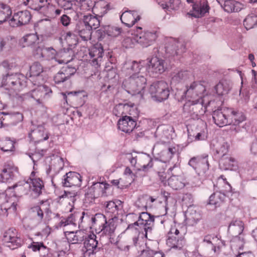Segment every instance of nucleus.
Here are the masks:
<instances>
[{
	"instance_id": "obj_26",
	"label": "nucleus",
	"mask_w": 257,
	"mask_h": 257,
	"mask_svg": "<svg viewBox=\"0 0 257 257\" xmlns=\"http://www.w3.org/2000/svg\"><path fill=\"white\" fill-rule=\"evenodd\" d=\"M222 8L227 13H236L244 8V5L235 0H216Z\"/></svg>"
},
{
	"instance_id": "obj_33",
	"label": "nucleus",
	"mask_w": 257,
	"mask_h": 257,
	"mask_svg": "<svg viewBox=\"0 0 257 257\" xmlns=\"http://www.w3.org/2000/svg\"><path fill=\"white\" fill-rule=\"evenodd\" d=\"M231 113L228 114V124H239L246 119V117L241 111L232 108H228Z\"/></svg>"
},
{
	"instance_id": "obj_53",
	"label": "nucleus",
	"mask_w": 257,
	"mask_h": 257,
	"mask_svg": "<svg viewBox=\"0 0 257 257\" xmlns=\"http://www.w3.org/2000/svg\"><path fill=\"white\" fill-rule=\"evenodd\" d=\"M41 54L43 58L51 60L55 58L56 51L52 47H43V52Z\"/></svg>"
},
{
	"instance_id": "obj_15",
	"label": "nucleus",
	"mask_w": 257,
	"mask_h": 257,
	"mask_svg": "<svg viewBox=\"0 0 257 257\" xmlns=\"http://www.w3.org/2000/svg\"><path fill=\"white\" fill-rule=\"evenodd\" d=\"M85 212H75L70 214L67 217H61L60 221L57 225V227H65L69 224L76 225L78 224L79 227L83 222V219L85 218Z\"/></svg>"
},
{
	"instance_id": "obj_1",
	"label": "nucleus",
	"mask_w": 257,
	"mask_h": 257,
	"mask_svg": "<svg viewBox=\"0 0 257 257\" xmlns=\"http://www.w3.org/2000/svg\"><path fill=\"white\" fill-rule=\"evenodd\" d=\"M92 226L97 233H101L107 236L111 243L115 244L117 241L115 239V230L116 225L112 219L107 220L104 215L97 213L91 218Z\"/></svg>"
},
{
	"instance_id": "obj_32",
	"label": "nucleus",
	"mask_w": 257,
	"mask_h": 257,
	"mask_svg": "<svg viewBox=\"0 0 257 257\" xmlns=\"http://www.w3.org/2000/svg\"><path fill=\"white\" fill-rule=\"evenodd\" d=\"M103 54V49L100 44L96 45L89 50V54L91 59L90 63L93 66L98 65L99 61H100Z\"/></svg>"
},
{
	"instance_id": "obj_10",
	"label": "nucleus",
	"mask_w": 257,
	"mask_h": 257,
	"mask_svg": "<svg viewBox=\"0 0 257 257\" xmlns=\"http://www.w3.org/2000/svg\"><path fill=\"white\" fill-rule=\"evenodd\" d=\"M206 106L204 99L197 98L195 99H189L184 105V111L190 114L198 115H202L206 111Z\"/></svg>"
},
{
	"instance_id": "obj_12",
	"label": "nucleus",
	"mask_w": 257,
	"mask_h": 257,
	"mask_svg": "<svg viewBox=\"0 0 257 257\" xmlns=\"http://www.w3.org/2000/svg\"><path fill=\"white\" fill-rule=\"evenodd\" d=\"M186 227L182 228L181 230L175 227H172L170 233L175 234L177 236L169 237L167 240V244L172 248L181 249L185 244L184 235L186 233Z\"/></svg>"
},
{
	"instance_id": "obj_16",
	"label": "nucleus",
	"mask_w": 257,
	"mask_h": 257,
	"mask_svg": "<svg viewBox=\"0 0 257 257\" xmlns=\"http://www.w3.org/2000/svg\"><path fill=\"white\" fill-rule=\"evenodd\" d=\"M26 5H29L31 9L40 12L41 13L48 14L54 10V6L49 0H27Z\"/></svg>"
},
{
	"instance_id": "obj_59",
	"label": "nucleus",
	"mask_w": 257,
	"mask_h": 257,
	"mask_svg": "<svg viewBox=\"0 0 257 257\" xmlns=\"http://www.w3.org/2000/svg\"><path fill=\"white\" fill-rule=\"evenodd\" d=\"M127 69H130L133 74H139L142 67V65L141 64L140 62H138L136 61H133L131 63H128L127 64Z\"/></svg>"
},
{
	"instance_id": "obj_14",
	"label": "nucleus",
	"mask_w": 257,
	"mask_h": 257,
	"mask_svg": "<svg viewBox=\"0 0 257 257\" xmlns=\"http://www.w3.org/2000/svg\"><path fill=\"white\" fill-rule=\"evenodd\" d=\"M165 49L166 57L170 58L184 52L185 47L182 43L177 40L170 38L166 41Z\"/></svg>"
},
{
	"instance_id": "obj_37",
	"label": "nucleus",
	"mask_w": 257,
	"mask_h": 257,
	"mask_svg": "<svg viewBox=\"0 0 257 257\" xmlns=\"http://www.w3.org/2000/svg\"><path fill=\"white\" fill-rule=\"evenodd\" d=\"M194 11L193 15L195 17H201L207 13L209 10V6L207 2L203 0L199 4L195 3L193 6Z\"/></svg>"
},
{
	"instance_id": "obj_34",
	"label": "nucleus",
	"mask_w": 257,
	"mask_h": 257,
	"mask_svg": "<svg viewBox=\"0 0 257 257\" xmlns=\"http://www.w3.org/2000/svg\"><path fill=\"white\" fill-rule=\"evenodd\" d=\"M244 224L242 221L237 219H233L228 227V231L231 235L243 234Z\"/></svg>"
},
{
	"instance_id": "obj_18",
	"label": "nucleus",
	"mask_w": 257,
	"mask_h": 257,
	"mask_svg": "<svg viewBox=\"0 0 257 257\" xmlns=\"http://www.w3.org/2000/svg\"><path fill=\"white\" fill-rule=\"evenodd\" d=\"M148 71L149 73L160 74L166 69L165 61L158 57H153L147 59Z\"/></svg>"
},
{
	"instance_id": "obj_29",
	"label": "nucleus",
	"mask_w": 257,
	"mask_h": 257,
	"mask_svg": "<svg viewBox=\"0 0 257 257\" xmlns=\"http://www.w3.org/2000/svg\"><path fill=\"white\" fill-rule=\"evenodd\" d=\"M121 201L117 200L116 202L110 201L106 202L105 205V213L110 215V219H116L118 215L119 210H121L122 206Z\"/></svg>"
},
{
	"instance_id": "obj_13",
	"label": "nucleus",
	"mask_w": 257,
	"mask_h": 257,
	"mask_svg": "<svg viewBox=\"0 0 257 257\" xmlns=\"http://www.w3.org/2000/svg\"><path fill=\"white\" fill-rule=\"evenodd\" d=\"M205 91L206 89L203 84L200 82L194 81L187 86L185 94L188 99H204Z\"/></svg>"
},
{
	"instance_id": "obj_8",
	"label": "nucleus",
	"mask_w": 257,
	"mask_h": 257,
	"mask_svg": "<svg viewBox=\"0 0 257 257\" xmlns=\"http://www.w3.org/2000/svg\"><path fill=\"white\" fill-rule=\"evenodd\" d=\"M27 78L22 74H7L2 79V84L8 86L15 90H20L27 84Z\"/></svg>"
},
{
	"instance_id": "obj_28",
	"label": "nucleus",
	"mask_w": 257,
	"mask_h": 257,
	"mask_svg": "<svg viewBox=\"0 0 257 257\" xmlns=\"http://www.w3.org/2000/svg\"><path fill=\"white\" fill-rule=\"evenodd\" d=\"M64 234L68 241L72 244L81 243L87 236V233L84 230L65 231Z\"/></svg>"
},
{
	"instance_id": "obj_48",
	"label": "nucleus",
	"mask_w": 257,
	"mask_h": 257,
	"mask_svg": "<svg viewBox=\"0 0 257 257\" xmlns=\"http://www.w3.org/2000/svg\"><path fill=\"white\" fill-rule=\"evenodd\" d=\"M214 156L215 158L219 159L225 157L228 152V146L226 143L218 145L214 149Z\"/></svg>"
},
{
	"instance_id": "obj_47",
	"label": "nucleus",
	"mask_w": 257,
	"mask_h": 257,
	"mask_svg": "<svg viewBox=\"0 0 257 257\" xmlns=\"http://www.w3.org/2000/svg\"><path fill=\"white\" fill-rule=\"evenodd\" d=\"M226 198L224 193L221 192H215L213 193L209 197L208 204L214 205L215 207L219 206Z\"/></svg>"
},
{
	"instance_id": "obj_57",
	"label": "nucleus",
	"mask_w": 257,
	"mask_h": 257,
	"mask_svg": "<svg viewBox=\"0 0 257 257\" xmlns=\"http://www.w3.org/2000/svg\"><path fill=\"white\" fill-rule=\"evenodd\" d=\"M106 34L108 36L112 37H116L119 36L121 33V29L120 28L111 26H105Z\"/></svg>"
},
{
	"instance_id": "obj_60",
	"label": "nucleus",
	"mask_w": 257,
	"mask_h": 257,
	"mask_svg": "<svg viewBox=\"0 0 257 257\" xmlns=\"http://www.w3.org/2000/svg\"><path fill=\"white\" fill-rule=\"evenodd\" d=\"M78 3L79 7L83 11L89 10L93 7V3L91 0H79Z\"/></svg>"
},
{
	"instance_id": "obj_38",
	"label": "nucleus",
	"mask_w": 257,
	"mask_h": 257,
	"mask_svg": "<svg viewBox=\"0 0 257 257\" xmlns=\"http://www.w3.org/2000/svg\"><path fill=\"white\" fill-rule=\"evenodd\" d=\"M38 36L34 34H30L24 36L20 40V44L23 47H34L38 43Z\"/></svg>"
},
{
	"instance_id": "obj_27",
	"label": "nucleus",
	"mask_w": 257,
	"mask_h": 257,
	"mask_svg": "<svg viewBox=\"0 0 257 257\" xmlns=\"http://www.w3.org/2000/svg\"><path fill=\"white\" fill-rule=\"evenodd\" d=\"M136 125V121L132 117L127 115L122 116L117 122L118 129L126 133L132 132Z\"/></svg>"
},
{
	"instance_id": "obj_35",
	"label": "nucleus",
	"mask_w": 257,
	"mask_h": 257,
	"mask_svg": "<svg viewBox=\"0 0 257 257\" xmlns=\"http://www.w3.org/2000/svg\"><path fill=\"white\" fill-rule=\"evenodd\" d=\"M167 184L173 189H181L185 186V180L181 176L172 175L167 179Z\"/></svg>"
},
{
	"instance_id": "obj_52",
	"label": "nucleus",
	"mask_w": 257,
	"mask_h": 257,
	"mask_svg": "<svg viewBox=\"0 0 257 257\" xmlns=\"http://www.w3.org/2000/svg\"><path fill=\"white\" fill-rule=\"evenodd\" d=\"M243 25L246 30L253 28L257 25V16L248 15L243 21Z\"/></svg>"
},
{
	"instance_id": "obj_3",
	"label": "nucleus",
	"mask_w": 257,
	"mask_h": 257,
	"mask_svg": "<svg viewBox=\"0 0 257 257\" xmlns=\"http://www.w3.org/2000/svg\"><path fill=\"white\" fill-rule=\"evenodd\" d=\"M146 78L143 75L133 74L122 83V87L128 93L136 95L141 93L146 87Z\"/></svg>"
},
{
	"instance_id": "obj_21",
	"label": "nucleus",
	"mask_w": 257,
	"mask_h": 257,
	"mask_svg": "<svg viewBox=\"0 0 257 257\" xmlns=\"http://www.w3.org/2000/svg\"><path fill=\"white\" fill-rule=\"evenodd\" d=\"M231 113L227 107L218 109L213 111L212 114L214 123L219 127L228 124V114Z\"/></svg>"
},
{
	"instance_id": "obj_56",
	"label": "nucleus",
	"mask_w": 257,
	"mask_h": 257,
	"mask_svg": "<svg viewBox=\"0 0 257 257\" xmlns=\"http://www.w3.org/2000/svg\"><path fill=\"white\" fill-rule=\"evenodd\" d=\"M142 161L145 163L148 162L147 164H144L141 168L138 169V171H143L147 172L153 166L152 159L149 155H144L142 158Z\"/></svg>"
},
{
	"instance_id": "obj_22",
	"label": "nucleus",
	"mask_w": 257,
	"mask_h": 257,
	"mask_svg": "<svg viewBox=\"0 0 257 257\" xmlns=\"http://www.w3.org/2000/svg\"><path fill=\"white\" fill-rule=\"evenodd\" d=\"M109 185L105 183L95 182L88 188L86 195L91 198H98L105 193Z\"/></svg>"
},
{
	"instance_id": "obj_55",
	"label": "nucleus",
	"mask_w": 257,
	"mask_h": 257,
	"mask_svg": "<svg viewBox=\"0 0 257 257\" xmlns=\"http://www.w3.org/2000/svg\"><path fill=\"white\" fill-rule=\"evenodd\" d=\"M189 73L186 71H181L175 74L172 78V83H179L188 77Z\"/></svg>"
},
{
	"instance_id": "obj_9",
	"label": "nucleus",
	"mask_w": 257,
	"mask_h": 257,
	"mask_svg": "<svg viewBox=\"0 0 257 257\" xmlns=\"http://www.w3.org/2000/svg\"><path fill=\"white\" fill-rule=\"evenodd\" d=\"M3 240L6 245L12 250L21 247L23 244L20 234L14 228H11L5 232Z\"/></svg>"
},
{
	"instance_id": "obj_11",
	"label": "nucleus",
	"mask_w": 257,
	"mask_h": 257,
	"mask_svg": "<svg viewBox=\"0 0 257 257\" xmlns=\"http://www.w3.org/2000/svg\"><path fill=\"white\" fill-rule=\"evenodd\" d=\"M141 27H137L135 32V41L143 47H147L155 41L157 35L155 31H142Z\"/></svg>"
},
{
	"instance_id": "obj_45",
	"label": "nucleus",
	"mask_w": 257,
	"mask_h": 257,
	"mask_svg": "<svg viewBox=\"0 0 257 257\" xmlns=\"http://www.w3.org/2000/svg\"><path fill=\"white\" fill-rule=\"evenodd\" d=\"M12 11L7 5L0 3V24L7 21L11 16Z\"/></svg>"
},
{
	"instance_id": "obj_36",
	"label": "nucleus",
	"mask_w": 257,
	"mask_h": 257,
	"mask_svg": "<svg viewBox=\"0 0 257 257\" xmlns=\"http://www.w3.org/2000/svg\"><path fill=\"white\" fill-rule=\"evenodd\" d=\"M220 167L224 170H236L237 169V163L232 158L226 157L221 158L219 161Z\"/></svg>"
},
{
	"instance_id": "obj_2",
	"label": "nucleus",
	"mask_w": 257,
	"mask_h": 257,
	"mask_svg": "<svg viewBox=\"0 0 257 257\" xmlns=\"http://www.w3.org/2000/svg\"><path fill=\"white\" fill-rule=\"evenodd\" d=\"M42 82L40 81L34 82V85H37V87L29 92L23 94L22 96L23 99H33L36 101L37 105L43 106L44 100L50 97L52 91L46 85H41Z\"/></svg>"
},
{
	"instance_id": "obj_49",
	"label": "nucleus",
	"mask_w": 257,
	"mask_h": 257,
	"mask_svg": "<svg viewBox=\"0 0 257 257\" xmlns=\"http://www.w3.org/2000/svg\"><path fill=\"white\" fill-rule=\"evenodd\" d=\"M77 192L75 191H64V193L59 196L60 199H64L68 202L69 205L73 206L76 200Z\"/></svg>"
},
{
	"instance_id": "obj_46",
	"label": "nucleus",
	"mask_w": 257,
	"mask_h": 257,
	"mask_svg": "<svg viewBox=\"0 0 257 257\" xmlns=\"http://www.w3.org/2000/svg\"><path fill=\"white\" fill-rule=\"evenodd\" d=\"M233 237L231 239V245L235 249H242L245 240L244 237V234L232 235Z\"/></svg>"
},
{
	"instance_id": "obj_5",
	"label": "nucleus",
	"mask_w": 257,
	"mask_h": 257,
	"mask_svg": "<svg viewBox=\"0 0 257 257\" xmlns=\"http://www.w3.org/2000/svg\"><path fill=\"white\" fill-rule=\"evenodd\" d=\"M17 188L18 192L21 195H29L32 198H37L42 192L44 188V182L41 179H37L32 182H26L24 186L14 185L13 188Z\"/></svg>"
},
{
	"instance_id": "obj_6",
	"label": "nucleus",
	"mask_w": 257,
	"mask_h": 257,
	"mask_svg": "<svg viewBox=\"0 0 257 257\" xmlns=\"http://www.w3.org/2000/svg\"><path fill=\"white\" fill-rule=\"evenodd\" d=\"M188 165L199 176L206 177L209 168L208 154H203L191 158L189 161Z\"/></svg>"
},
{
	"instance_id": "obj_42",
	"label": "nucleus",
	"mask_w": 257,
	"mask_h": 257,
	"mask_svg": "<svg viewBox=\"0 0 257 257\" xmlns=\"http://www.w3.org/2000/svg\"><path fill=\"white\" fill-rule=\"evenodd\" d=\"M76 31H77L83 40L87 41L90 39L92 30L88 28H85L84 24H80V21L76 25Z\"/></svg>"
},
{
	"instance_id": "obj_23",
	"label": "nucleus",
	"mask_w": 257,
	"mask_h": 257,
	"mask_svg": "<svg viewBox=\"0 0 257 257\" xmlns=\"http://www.w3.org/2000/svg\"><path fill=\"white\" fill-rule=\"evenodd\" d=\"M3 120H0L1 126H9L16 125L18 123L23 120V114L20 112H16L8 113L2 117Z\"/></svg>"
},
{
	"instance_id": "obj_19",
	"label": "nucleus",
	"mask_w": 257,
	"mask_h": 257,
	"mask_svg": "<svg viewBox=\"0 0 257 257\" xmlns=\"http://www.w3.org/2000/svg\"><path fill=\"white\" fill-rule=\"evenodd\" d=\"M31 19L29 11H22L16 13L9 20V24L12 27H17L27 24Z\"/></svg>"
},
{
	"instance_id": "obj_44",
	"label": "nucleus",
	"mask_w": 257,
	"mask_h": 257,
	"mask_svg": "<svg viewBox=\"0 0 257 257\" xmlns=\"http://www.w3.org/2000/svg\"><path fill=\"white\" fill-rule=\"evenodd\" d=\"M31 135L37 142L45 141L49 138L48 135L45 131L44 126L41 125L38 126L37 128L33 130Z\"/></svg>"
},
{
	"instance_id": "obj_39",
	"label": "nucleus",
	"mask_w": 257,
	"mask_h": 257,
	"mask_svg": "<svg viewBox=\"0 0 257 257\" xmlns=\"http://www.w3.org/2000/svg\"><path fill=\"white\" fill-rule=\"evenodd\" d=\"M231 88V83L226 80H223L215 86V90L218 95H224L229 92Z\"/></svg>"
},
{
	"instance_id": "obj_25",
	"label": "nucleus",
	"mask_w": 257,
	"mask_h": 257,
	"mask_svg": "<svg viewBox=\"0 0 257 257\" xmlns=\"http://www.w3.org/2000/svg\"><path fill=\"white\" fill-rule=\"evenodd\" d=\"M81 176L75 172L67 173L62 179V184L63 187H69L73 186H80Z\"/></svg>"
},
{
	"instance_id": "obj_40",
	"label": "nucleus",
	"mask_w": 257,
	"mask_h": 257,
	"mask_svg": "<svg viewBox=\"0 0 257 257\" xmlns=\"http://www.w3.org/2000/svg\"><path fill=\"white\" fill-rule=\"evenodd\" d=\"M64 166L63 159L57 156L52 160L49 169L47 171V173H49L51 170H53L56 173H58L63 169Z\"/></svg>"
},
{
	"instance_id": "obj_31",
	"label": "nucleus",
	"mask_w": 257,
	"mask_h": 257,
	"mask_svg": "<svg viewBox=\"0 0 257 257\" xmlns=\"http://www.w3.org/2000/svg\"><path fill=\"white\" fill-rule=\"evenodd\" d=\"M43 72V68L41 64L38 62L34 63L30 68V80L32 83L36 82H43L41 73Z\"/></svg>"
},
{
	"instance_id": "obj_61",
	"label": "nucleus",
	"mask_w": 257,
	"mask_h": 257,
	"mask_svg": "<svg viewBox=\"0 0 257 257\" xmlns=\"http://www.w3.org/2000/svg\"><path fill=\"white\" fill-rule=\"evenodd\" d=\"M10 39L12 40V38L10 37H3L0 36V52L3 51L5 48L11 47L9 43Z\"/></svg>"
},
{
	"instance_id": "obj_30",
	"label": "nucleus",
	"mask_w": 257,
	"mask_h": 257,
	"mask_svg": "<svg viewBox=\"0 0 257 257\" xmlns=\"http://www.w3.org/2000/svg\"><path fill=\"white\" fill-rule=\"evenodd\" d=\"M101 17H98L96 16L92 15H84L83 17L82 21L80 22V24H84L85 28H88L90 30L96 29L100 25V19Z\"/></svg>"
},
{
	"instance_id": "obj_4",
	"label": "nucleus",
	"mask_w": 257,
	"mask_h": 257,
	"mask_svg": "<svg viewBox=\"0 0 257 257\" xmlns=\"http://www.w3.org/2000/svg\"><path fill=\"white\" fill-rule=\"evenodd\" d=\"M154 222L153 215H151L148 212H143L140 214L138 221L129 224L127 229L135 228L136 230L139 232V236L141 235L140 230H142V235H144L147 238L148 233L152 232Z\"/></svg>"
},
{
	"instance_id": "obj_54",
	"label": "nucleus",
	"mask_w": 257,
	"mask_h": 257,
	"mask_svg": "<svg viewBox=\"0 0 257 257\" xmlns=\"http://www.w3.org/2000/svg\"><path fill=\"white\" fill-rule=\"evenodd\" d=\"M138 257H165V255L162 251L148 249L142 251Z\"/></svg>"
},
{
	"instance_id": "obj_51",
	"label": "nucleus",
	"mask_w": 257,
	"mask_h": 257,
	"mask_svg": "<svg viewBox=\"0 0 257 257\" xmlns=\"http://www.w3.org/2000/svg\"><path fill=\"white\" fill-rule=\"evenodd\" d=\"M14 171H17V169L14 167H9L4 168L1 175L2 181L5 182L12 179L14 177Z\"/></svg>"
},
{
	"instance_id": "obj_64",
	"label": "nucleus",
	"mask_w": 257,
	"mask_h": 257,
	"mask_svg": "<svg viewBox=\"0 0 257 257\" xmlns=\"http://www.w3.org/2000/svg\"><path fill=\"white\" fill-rule=\"evenodd\" d=\"M46 150H41V151L38 150L35 151V153L29 154L30 158L32 160L34 164L35 162L40 159L44 155V153L46 152Z\"/></svg>"
},
{
	"instance_id": "obj_62",
	"label": "nucleus",
	"mask_w": 257,
	"mask_h": 257,
	"mask_svg": "<svg viewBox=\"0 0 257 257\" xmlns=\"http://www.w3.org/2000/svg\"><path fill=\"white\" fill-rule=\"evenodd\" d=\"M65 40L69 45L71 46L76 45L78 42L77 39L76 38L75 35L70 32L67 33L65 36Z\"/></svg>"
},
{
	"instance_id": "obj_20",
	"label": "nucleus",
	"mask_w": 257,
	"mask_h": 257,
	"mask_svg": "<svg viewBox=\"0 0 257 257\" xmlns=\"http://www.w3.org/2000/svg\"><path fill=\"white\" fill-rule=\"evenodd\" d=\"M76 72V69L74 67L69 65L64 66L55 75L54 81L56 84H61L69 79Z\"/></svg>"
},
{
	"instance_id": "obj_17",
	"label": "nucleus",
	"mask_w": 257,
	"mask_h": 257,
	"mask_svg": "<svg viewBox=\"0 0 257 257\" xmlns=\"http://www.w3.org/2000/svg\"><path fill=\"white\" fill-rule=\"evenodd\" d=\"M96 238V236L94 234L87 233V236L83 241V247L82 248V251L84 256H90L98 251V241Z\"/></svg>"
},
{
	"instance_id": "obj_63",
	"label": "nucleus",
	"mask_w": 257,
	"mask_h": 257,
	"mask_svg": "<svg viewBox=\"0 0 257 257\" xmlns=\"http://www.w3.org/2000/svg\"><path fill=\"white\" fill-rule=\"evenodd\" d=\"M177 150L175 147L169 148L167 150L162 153L163 156H166L165 161H169L176 153Z\"/></svg>"
},
{
	"instance_id": "obj_7",
	"label": "nucleus",
	"mask_w": 257,
	"mask_h": 257,
	"mask_svg": "<svg viewBox=\"0 0 257 257\" xmlns=\"http://www.w3.org/2000/svg\"><path fill=\"white\" fill-rule=\"evenodd\" d=\"M149 92L157 101L161 102L166 100L170 94L168 84L164 81L154 82L150 86Z\"/></svg>"
},
{
	"instance_id": "obj_24",
	"label": "nucleus",
	"mask_w": 257,
	"mask_h": 257,
	"mask_svg": "<svg viewBox=\"0 0 257 257\" xmlns=\"http://www.w3.org/2000/svg\"><path fill=\"white\" fill-rule=\"evenodd\" d=\"M140 19V15L136 11H124L120 16L122 23L128 27L134 26Z\"/></svg>"
},
{
	"instance_id": "obj_58",
	"label": "nucleus",
	"mask_w": 257,
	"mask_h": 257,
	"mask_svg": "<svg viewBox=\"0 0 257 257\" xmlns=\"http://www.w3.org/2000/svg\"><path fill=\"white\" fill-rule=\"evenodd\" d=\"M1 210L2 212L5 211V212L3 213L4 215L6 216L8 215V211L12 210L13 212H15L17 209V204L15 202L11 203V205L9 204V202H7L1 206Z\"/></svg>"
},
{
	"instance_id": "obj_50",
	"label": "nucleus",
	"mask_w": 257,
	"mask_h": 257,
	"mask_svg": "<svg viewBox=\"0 0 257 257\" xmlns=\"http://www.w3.org/2000/svg\"><path fill=\"white\" fill-rule=\"evenodd\" d=\"M230 130L232 131V134L238 139L241 140L246 135V130L239 124H232Z\"/></svg>"
},
{
	"instance_id": "obj_41",
	"label": "nucleus",
	"mask_w": 257,
	"mask_h": 257,
	"mask_svg": "<svg viewBox=\"0 0 257 257\" xmlns=\"http://www.w3.org/2000/svg\"><path fill=\"white\" fill-rule=\"evenodd\" d=\"M59 6L65 10H73L77 11L79 7V3L77 0H59Z\"/></svg>"
},
{
	"instance_id": "obj_43",
	"label": "nucleus",
	"mask_w": 257,
	"mask_h": 257,
	"mask_svg": "<svg viewBox=\"0 0 257 257\" xmlns=\"http://www.w3.org/2000/svg\"><path fill=\"white\" fill-rule=\"evenodd\" d=\"M133 105L125 103H119L115 105L113 109V113L116 116L119 117L128 113Z\"/></svg>"
}]
</instances>
